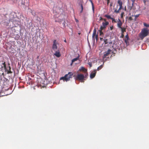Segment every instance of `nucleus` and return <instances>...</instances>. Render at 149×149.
I'll use <instances>...</instances> for the list:
<instances>
[{
  "label": "nucleus",
  "mask_w": 149,
  "mask_h": 149,
  "mask_svg": "<svg viewBox=\"0 0 149 149\" xmlns=\"http://www.w3.org/2000/svg\"><path fill=\"white\" fill-rule=\"evenodd\" d=\"M110 29L111 30H112L113 29V26H111V27H110Z\"/></svg>",
  "instance_id": "4c0bfd02"
},
{
  "label": "nucleus",
  "mask_w": 149,
  "mask_h": 149,
  "mask_svg": "<svg viewBox=\"0 0 149 149\" xmlns=\"http://www.w3.org/2000/svg\"><path fill=\"white\" fill-rule=\"evenodd\" d=\"M108 22H103L102 23V26L104 27L105 28L107 26L108 24Z\"/></svg>",
  "instance_id": "ddd939ff"
},
{
  "label": "nucleus",
  "mask_w": 149,
  "mask_h": 149,
  "mask_svg": "<svg viewBox=\"0 0 149 149\" xmlns=\"http://www.w3.org/2000/svg\"><path fill=\"white\" fill-rule=\"evenodd\" d=\"M62 17H63V14L61 15L60 16H58V18H57V15L54 16V17L55 18V22H58L60 23H61L62 21H63V24L65 25V18H61Z\"/></svg>",
  "instance_id": "39448f33"
},
{
  "label": "nucleus",
  "mask_w": 149,
  "mask_h": 149,
  "mask_svg": "<svg viewBox=\"0 0 149 149\" xmlns=\"http://www.w3.org/2000/svg\"><path fill=\"white\" fill-rule=\"evenodd\" d=\"M75 20H76V21L77 22H78V21L77 19H75Z\"/></svg>",
  "instance_id": "a19ab883"
},
{
  "label": "nucleus",
  "mask_w": 149,
  "mask_h": 149,
  "mask_svg": "<svg viewBox=\"0 0 149 149\" xmlns=\"http://www.w3.org/2000/svg\"><path fill=\"white\" fill-rule=\"evenodd\" d=\"M95 38L96 39V40L97 41L98 40V36L97 35H95Z\"/></svg>",
  "instance_id": "bb28decb"
},
{
  "label": "nucleus",
  "mask_w": 149,
  "mask_h": 149,
  "mask_svg": "<svg viewBox=\"0 0 149 149\" xmlns=\"http://www.w3.org/2000/svg\"><path fill=\"white\" fill-rule=\"evenodd\" d=\"M79 56H77V57L76 58H74L73 59L72 61V63H71V65H72V63L74 62V61L77 60L79 59Z\"/></svg>",
  "instance_id": "4468645a"
},
{
  "label": "nucleus",
  "mask_w": 149,
  "mask_h": 149,
  "mask_svg": "<svg viewBox=\"0 0 149 149\" xmlns=\"http://www.w3.org/2000/svg\"><path fill=\"white\" fill-rule=\"evenodd\" d=\"M112 42L111 41L110 42H109V44H112Z\"/></svg>",
  "instance_id": "ea45409f"
},
{
  "label": "nucleus",
  "mask_w": 149,
  "mask_h": 149,
  "mask_svg": "<svg viewBox=\"0 0 149 149\" xmlns=\"http://www.w3.org/2000/svg\"><path fill=\"white\" fill-rule=\"evenodd\" d=\"M100 40L101 41H102V40H103V38L101 37L100 38Z\"/></svg>",
  "instance_id": "72a5a7b5"
},
{
  "label": "nucleus",
  "mask_w": 149,
  "mask_h": 149,
  "mask_svg": "<svg viewBox=\"0 0 149 149\" xmlns=\"http://www.w3.org/2000/svg\"><path fill=\"white\" fill-rule=\"evenodd\" d=\"M118 4H119V5L120 6V7H119L118 10L119 11L122 8V4H123V3H122V1H121V0H119L118 1Z\"/></svg>",
  "instance_id": "1a4fd4ad"
},
{
  "label": "nucleus",
  "mask_w": 149,
  "mask_h": 149,
  "mask_svg": "<svg viewBox=\"0 0 149 149\" xmlns=\"http://www.w3.org/2000/svg\"><path fill=\"white\" fill-rule=\"evenodd\" d=\"M100 20H102L103 19V18L102 17H100Z\"/></svg>",
  "instance_id": "79ce46f5"
},
{
  "label": "nucleus",
  "mask_w": 149,
  "mask_h": 149,
  "mask_svg": "<svg viewBox=\"0 0 149 149\" xmlns=\"http://www.w3.org/2000/svg\"><path fill=\"white\" fill-rule=\"evenodd\" d=\"M128 40H127V39H125V42L127 44V41H128Z\"/></svg>",
  "instance_id": "473e14b6"
},
{
  "label": "nucleus",
  "mask_w": 149,
  "mask_h": 149,
  "mask_svg": "<svg viewBox=\"0 0 149 149\" xmlns=\"http://www.w3.org/2000/svg\"><path fill=\"white\" fill-rule=\"evenodd\" d=\"M105 28L104 27L102 26H100V28L99 30V32L102 31V30L104 29Z\"/></svg>",
  "instance_id": "f3484780"
},
{
  "label": "nucleus",
  "mask_w": 149,
  "mask_h": 149,
  "mask_svg": "<svg viewBox=\"0 0 149 149\" xmlns=\"http://www.w3.org/2000/svg\"><path fill=\"white\" fill-rule=\"evenodd\" d=\"M22 4L24 5L29 4L28 1V0H22Z\"/></svg>",
  "instance_id": "9d476101"
},
{
  "label": "nucleus",
  "mask_w": 149,
  "mask_h": 149,
  "mask_svg": "<svg viewBox=\"0 0 149 149\" xmlns=\"http://www.w3.org/2000/svg\"><path fill=\"white\" fill-rule=\"evenodd\" d=\"M149 30L147 28H145L142 30L140 33V38L143 39L148 34Z\"/></svg>",
  "instance_id": "20e7f679"
},
{
  "label": "nucleus",
  "mask_w": 149,
  "mask_h": 149,
  "mask_svg": "<svg viewBox=\"0 0 149 149\" xmlns=\"http://www.w3.org/2000/svg\"><path fill=\"white\" fill-rule=\"evenodd\" d=\"M96 30L95 29L93 30V33L92 35V38L94 40H95L94 37L96 35Z\"/></svg>",
  "instance_id": "f8f14e48"
},
{
  "label": "nucleus",
  "mask_w": 149,
  "mask_h": 149,
  "mask_svg": "<svg viewBox=\"0 0 149 149\" xmlns=\"http://www.w3.org/2000/svg\"><path fill=\"white\" fill-rule=\"evenodd\" d=\"M85 77L84 75L83 74H79L77 76L76 79L81 81L82 82L84 80V79Z\"/></svg>",
  "instance_id": "423d86ee"
},
{
  "label": "nucleus",
  "mask_w": 149,
  "mask_h": 149,
  "mask_svg": "<svg viewBox=\"0 0 149 149\" xmlns=\"http://www.w3.org/2000/svg\"><path fill=\"white\" fill-rule=\"evenodd\" d=\"M121 29V32L122 33L125 31L126 28L121 27L120 28Z\"/></svg>",
  "instance_id": "2eb2a0df"
},
{
  "label": "nucleus",
  "mask_w": 149,
  "mask_h": 149,
  "mask_svg": "<svg viewBox=\"0 0 149 149\" xmlns=\"http://www.w3.org/2000/svg\"><path fill=\"white\" fill-rule=\"evenodd\" d=\"M45 85H44L43 86H42V87H45Z\"/></svg>",
  "instance_id": "de8ad7c7"
},
{
  "label": "nucleus",
  "mask_w": 149,
  "mask_h": 149,
  "mask_svg": "<svg viewBox=\"0 0 149 149\" xmlns=\"http://www.w3.org/2000/svg\"><path fill=\"white\" fill-rule=\"evenodd\" d=\"M125 37L127 39V40H128L129 38L128 36V34H127L125 36Z\"/></svg>",
  "instance_id": "cd10ccee"
},
{
  "label": "nucleus",
  "mask_w": 149,
  "mask_h": 149,
  "mask_svg": "<svg viewBox=\"0 0 149 149\" xmlns=\"http://www.w3.org/2000/svg\"><path fill=\"white\" fill-rule=\"evenodd\" d=\"M111 19L112 20L113 22H116V21L115 19H114L112 18Z\"/></svg>",
  "instance_id": "c756f323"
},
{
  "label": "nucleus",
  "mask_w": 149,
  "mask_h": 149,
  "mask_svg": "<svg viewBox=\"0 0 149 149\" xmlns=\"http://www.w3.org/2000/svg\"><path fill=\"white\" fill-rule=\"evenodd\" d=\"M107 4L108 5L109 4V0H107Z\"/></svg>",
  "instance_id": "c9c22d12"
},
{
  "label": "nucleus",
  "mask_w": 149,
  "mask_h": 149,
  "mask_svg": "<svg viewBox=\"0 0 149 149\" xmlns=\"http://www.w3.org/2000/svg\"><path fill=\"white\" fill-rule=\"evenodd\" d=\"M81 70L84 71H86V69L84 67H81Z\"/></svg>",
  "instance_id": "a878e982"
},
{
  "label": "nucleus",
  "mask_w": 149,
  "mask_h": 149,
  "mask_svg": "<svg viewBox=\"0 0 149 149\" xmlns=\"http://www.w3.org/2000/svg\"><path fill=\"white\" fill-rule=\"evenodd\" d=\"M116 52V51L115 50L112 51L111 50L109 49L105 52L104 56H107V55L110 54L112 53L114 55L115 53Z\"/></svg>",
  "instance_id": "0eeeda50"
},
{
  "label": "nucleus",
  "mask_w": 149,
  "mask_h": 149,
  "mask_svg": "<svg viewBox=\"0 0 149 149\" xmlns=\"http://www.w3.org/2000/svg\"><path fill=\"white\" fill-rule=\"evenodd\" d=\"M90 1H91V3L92 5V10H93V11H94V7L93 4V3L92 1L91 0H90Z\"/></svg>",
  "instance_id": "aec40b11"
},
{
  "label": "nucleus",
  "mask_w": 149,
  "mask_h": 149,
  "mask_svg": "<svg viewBox=\"0 0 149 149\" xmlns=\"http://www.w3.org/2000/svg\"><path fill=\"white\" fill-rule=\"evenodd\" d=\"M129 20H133V19L131 17H129Z\"/></svg>",
  "instance_id": "2f4dec72"
},
{
  "label": "nucleus",
  "mask_w": 149,
  "mask_h": 149,
  "mask_svg": "<svg viewBox=\"0 0 149 149\" xmlns=\"http://www.w3.org/2000/svg\"><path fill=\"white\" fill-rule=\"evenodd\" d=\"M106 56H104V57L103 58H105L106 57Z\"/></svg>",
  "instance_id": "49530a36"
},
{
  "label": "nucleus",
  "mask_w": 149,
  "mask_h": 149,
  "mask_svg": "<svg viewBox=\"0 0 149 149\" xmlns=\"http://www.w3.org/2000/svg\"><path fill=\"white\" fill-rule=\"evenodd\" d=\"M143 25H144V26L145 27H149V24H147L145 22L143 23Z\"/></svg>",
  "instance_id": "4be33fe9"
},
{
  "label": "nucleus",
  "mask_w": 149,
  "mask_h": 149,
  "mask_svg": "<svg viewBox=\"0 0 149 149\" xmlns=\"http://www.w3.org/2000/svg\"><path fill=\"white\" fill-rule=\"evenodd\" d=\"M105 17H106L107 18L109 19H111L112 17H111L110 15H105Z\"/></svg>",
  "instance_id": "6ab92c4d"
},
{
  "label": "nucleus",
  "mask_w": 149,
  "mask_h": 149,
  "mask_svg": "<svg viewBox=\"0 0 149 149\" xmlns=\"http://www.w3.org/2000/svg\"><path fill=\"white\" fill-rule=\"evenodd\" d=\"M104 64V62H103V65H101L100 66H99L98 67V68L97 69V70H100L102 68V67H103V65Z\"/></svg>",
  "instance_id": "dca6fc26"
},
{
  "label": "nucleus",
  "mask_w": 149,
  "mask_h": 149,
  "mask_svg": "<svg viewBox=\"0 0 149 149\" xmlns=\"http://www.w3.org/2000/svg\"><path fill=\"white\" fill-rule=\"evenodd\" d=\"M103 40L105 42V44H108V42L107 41V39H104Z\"/></svg>",
  "instance_id": "393cba45"
},
{
  "label": "nucleus",
  "mask_w": 149,
  "mask_h": 149,
  "mask_svg": "<svg viewBox=\"0 0 149 149\" xmlns=\"http://www.w3.org/2000/svg\"><path fill=\"white\" fill-rule=\"evenodd\" d=\"M121 17H123V13H122L121 15Z\"/></svg>",
  "instance_id": "37998d69"
},
{
  "label": "nucleus",
  "mask_w": 149,
  "mask_h": 149,
  "mask_svg": "<svg viewBox=\"0 0 149 149\" xmlns=\"http://www.w3.org/2000/svg\"><path fill=\"white\" fill-rule=\"evenodd\" d=\"M58 44L57 42H56V40H54L53 41V44L52 45V49L55 51V53L54 54L55 56H60V51L59 49L56 51L58 48V47L57 45Z\"/></svg>",
  "instance_id": "f03ea898"
},
{
  "label": "nucleus",
  "mask_w": 149,
  "mask_h": 149,
  "mask_svg": "<svg viewBox=\"0 0 149 149\" xmlns=\"http://www.w3.org/2000/svg\"><path fill=\"white\" fill-rule=\"evenodd\" d=\"M139 14L137 15H134L135 18L134 19V20L135 21L136 20V18L138 17L139 16Z\"/></svg>",
  "instance_id": "5701e85b"
},
{
  "label": "nucleus",
  "mask_w": 149,
  "mask_h": 149,
  "mask_svg": "<svg viewBox=\"0 0 149 149\" xmlns=\"http://www.w3.org/2000/svg\"><path fill=\"white\" fill-rule=\"evenodd\" d=\"M88 64L89 65L90 68L92 67V64L91 62H89L88 63Z\"/></svg>",
  "instance_id": "c85d7f7f"
},
{
  "label": "nucleus",
  "mask_w": 149,
  "mask_h": 149,
  "mask_svg": "<svg viewBox=\"0 0 149 149\" xmlns=\"http://www.w3.org/2000/svg\"><path fill=\"white\" fill-rule=\"evenodd\" d=\"M80 7H81V10L80 11V12L81 13H82V12L83 11V6L82 4H80Z\"/></svg>",
  "instance_id": "a211bd4d"
},
{
  "label": "nucleus",
  "mask_w": 149,
  "mask_h": 149,
  "mask_svg": "<svg viewBox=\"0 0 149 149\" xmlns=\"http://www.w3.org/2000/svg\"><path fill=\"white\" fill-rule=\"evenodd\" d=\"M134 3H133V2H132V6H133Z\"/></svg>",
  "instance_id": "c03bdc74"
},
{
  "label": "nucleus",
  "mask_w": 149,
  "mask_h": 149,
  "mask_svg": "<svg viewBox=\"0 0 149 149\" xmlns=\"http://www.w3.org/2000/svg\"><path fill=\"white\" fill-rule=\"evenodd\" d=\"M119 11L118 10H115L114 11V12L115 13H119Z\"/></svg>",
  "instance_id": "7c9ffc66"
},
{
  "label": "nucleus",
  "mask_w": 149,
  "mask_h": 149,
  "mask_svg": "<svg viewBox=\"0 0 149 149\" xmlns=\"http://www.w3.org/2000/svg\"><path fill=\"white\" fill-rule=\"evenodd\" d=\"M112 3H111L110 4V6L111 7L112 6Z\"/></svg>",
  "instance_id": "58836bf2"
},
{
  "label": "nucleus",
  "mask_w": 149,
  "mask_h": 149,
  "mask_svg": "<svg viewBox=\"0 0 149 149\" xmlns=\"http://www.w3.org/2000/svg\"><path fill=\"white\" fill-rule=\"evenodd\" d=\"M64 42H66V40H64Z\"/></svg>",
  "instance_id": "a18cd8bd"
},
{
  "label": "nucleus",
  "mask_w": 149,
  "mask_h": 149,
  "mask_svg": "<svg viewBox=\"0 0 149 149\" xmlns=\"http://www.w3.org/2000/svg\"><path fill=\"white\" fill-rule=\"evenodd\" d=\"M31 13H32V15L34 16L36 15V13L35 11L33 10H31Z\"/></svg>",
  "instance_id": "412c9836"
},
{
  "label": "nucleus",
  "mask_w": 149,
  "mask_h": 149,
  "mask_svg": "<svg viewBox=\"0 0 149 149\" xmlns=\"http://www.w3.org/2000/svg\"><path fill=\"white\" fill-rule=\"evenodd\" d=\"M0 65L1 66V70L3 72H7L8 73H11L12 72L11 71V68L9 66V63H8V66L6 67L5 62L3 61L0 62Z\"/></svg>",
  "instance_id": "f257e3e1"
},
{
  "label": "nucleus",
  "mask_w": 149,
  "mask_h": 149,
  "mask_svg": "<svg viewBox=\"0 0 149 149\" xmlns=\"http://www.w3.org/2000/svg\"><path fill=\"white\" fill-rule=\"evenodd\" d=\"M100 32V36H101V37H103V33L102 31L99 32Z\"/></svg>",
  "instance_id": "b1692460"
},
{
  "label": "nucleus",
  "mask_w": 149,
  "mask_h": 149,
  "mask_svg": "<svg viewBox=\"0 0 149 149\" xmlns=\"http://www.w3.org/2000/svg\"><path fill=\"white\" fill-rule=\"evenodd\" d=\"M73 75V73L72 72H69L66 74L64 77L61 78L60 79H62L64 81H67L70 80V79L72 78V76Z\"/></svg>",
  "instance_id": "7ed1b4c3"
},
{
  "label": "nucleus",
  "mask_w": 149,
  "mask_h": 149,
  "mask_svg": "<svg viewBox=\"0 0 149 149\" xmlns=\"http://www.w3.org/2000/svg\"><path fill=\"white\" fill-rule=\"evenodd\" d=\"M96 73V70H95L93 72H92L90 75V77L91 78V79H92L94 78L95 76Z\"/></svg>",
  "instance_id": "6e6552de"
},
{
  "label": "nucleus",
  "mask_w": 149,
  "mask_h": 149,
  "mask_svg": "<svg viewBox=\"0 0 149 149\" xmlns=\"http://www.w3.org/2000/svg\"><path fill=\"white\" fill-rule=\"evenodd\" d=\"M122 24V22L119 19H118V23L117 24V26L118 27L120 28H121V26Z\"/></svg>",
  "instance_id": "9b49d317"
},
{
  "label": "nucleus",
  "mask_w": 149,
  "mask_h": 149,
  "mask_svg": "<svg viewBox=\"0 0 149 149\" xmlns=\"http://www.w3.org/2000/svg\"><path fill=\"white\" fill-rule=\"evenodd\" d=\"M131 0L132 1V2H133V3H134L135 1V0Z\"/></svg>",
  "instance_id": "e433bc0d"
},
{
  "label": "nucleus",
  "mask_w": 149,
  "mask_h": 149,
  "mask_svg": "<svg viewBox=\"0 0 149 149\" xmlns=\"http://www.w3.org/2000/svg\"><path fill=\"white\" fill-rule=\"evenodd\" d=\"M87 76H88V74L87 73H86L85 75V76H84V77H85L84 78H86V77H87Z\"/></svg>",
  "instance_id": "f704fd0d"
}]
</instances>
